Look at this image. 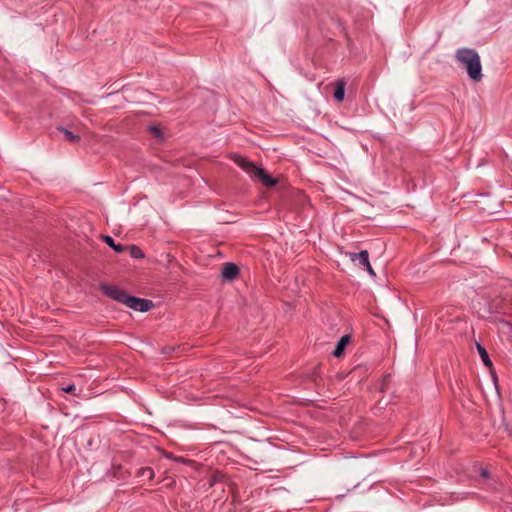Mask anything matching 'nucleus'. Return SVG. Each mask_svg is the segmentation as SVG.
Instances as JSON below:
<instances>
[{"mask_svg":"<svg viewBox=\"0 0 512 512\" xmlns=\"http://www.w3.org/2000/svg\"><path fill=\"white\" fill-rule=\"evenodd\" d=\"M456 59L459 63L463 64L469 77L474 81L482 79V66L479 54L469 48L458 49L456 52Z\"/></svg>","mask_w":512,"mask_h":512,"instance_id":"1","label":"nucleus"},{"mask_svg":"<svg viewBox=\"0 0 512 512\" xmlns=\"http://www.w3.org/2000/svg\"><path fill=\"white\" fill-rule=\"evenodd\" d=\"M232 159L241 169L249 174L253 180H258L267 187H273L276 185V179L272 178L264 169L257 167L248 159L239 155H233Z\"/></svg>","mask_w":512,"mask_h":512,"instance_id":"2","label":"nucleus"},{"mask_svg":"<svg viewBox=\"0 0 512 512\" xmlns=\"http://www.w3.org/2000/svg\"><path fill=\"white\" fill-rule=\"evenodd\" d=\"M100 289L104 294H106L111 299L116 300V301L126 305L129 295L125 291L119 289L116 286H112V285H108V284H101Z\"/></svg>","mask_w":512,"mask_h":512,"instance_id":"3","label":"nucleus"},{"mask_svg":"<svg viewBox=\"0 0 512 512\" xmlns=\"http://www.w3.org/2000/svg\"><path fill=\"white\" fill-rule=\"evenodd\" d=\"M126 306L136 311L146 312L152 307V302L134 296H129L126 302Z\"/></svg>","mask_w":512,"mask_h":512,"instance_id":"4","label":"nucleus"},{"mask_svg":"<svg viewBox=\"0 0 512 512\" xmlns=\"http://www.w3.org/2000/svg\"><path fill=\"white\" fill-rule=\"evenodd\" d=\"M239 274V268L234 263H225L222 268V277L225 280H234Z\"/></svg>","mask_w":512,"mask_h":512,"instance_id":"5","label":"nucleus"},{"mask_svg":"<svg viewBox=\"0 0 512 512\" xmlns=\"http://www.w3.org/2000/svg\"><path fill=\"white\" fill-rule=\"evenodd\" d=\"M351 337L349 335H344L337 342L335 350L333 351V356L339 358L343 355L346 346L349 344Z\"/></svg>","mask_w":512,"mask_h":512,"instance_id":"6","label":"nucleus"},{"mask_svg":"<svg viewBox=\"0 0 512 512\" xmlns=\"http://www.w3.org/2000/svg\"><path fill=\"white\" fill-rule=\"evenodd\" d=\"M348 255L350 256V259L354 263H358L359 265H362V266L368 265V261H369L368 251L363 250L359 253H349Z\"/></svg>","mask_w":512,"mask_h":512,"instance_id":"7","label":"nucleus"},{"mask_svg":"<svg viewBox=\"0 0 512 512\" xmlns=\"http://www.w3.org/2000/svg\"><path fill=\"white\" fill-rule=\"evenodd\" d=\"M345 82L344 80H338L336 83V89L334 92V98L336 101L341 102L345 96Z\"/></svg>","mask_w":512,"mask_h":512,"instance_id":"8","label":"nucleus"},{"mask_svg":"<svg viewBox=\"0 0 512 512\" xmlns=\"http://www.w3.org/2000/svg\"><path fill=\"white\" fill-rule=\"evenodd\" d=\"M102 238H103L104 242L109 247H111L113 250H115L116 252L121 253V252L125 251L126 247L121 244H116L114 239L111 236L105 235Z\"/></svg>","mask_w":512,"mask_h":512,"instance_id":"9","label":"nucleus"},{"mask_svg":"<svg viewBox=\"0 0 512 512\" xmlns=\"http://www.w3.org/2000/svg\"><path fill=\"white\" fill-rule=\"evenodd\" d=\"M477 350L479 352V355L483 361V363L485 364V366L487 367H492V362L489 358V355L486 351V349L484 347H482L479 343L477 344Z\"/></svg>","mask_w":512,"mask_h":512,"instance_id":"10","label":"nucleus"},{"mask_svg":"<svg viewBox=\"0 0 512 512\" xmlns=\"http://www.w3.org/2000/svg\"><path fill=\"white\" fill-rule=\"evenodd\" d=\"M59 130L64 134V137L67 141L74 142V141H78L80 139V137L78 135H75L73 132H71L67 129L59 128Z\"/></svg>","mask_w":512,"mask_h":512,"instance_id":"11","label":"nucleus"},{"mask_svg":"<svg viewBox=\"0 0 512 512\" xmlns=\"http://www.w3.org/2000/svg\"><path fill=\"white\" fill-rule=\"evenodd\" d=\"M137 476H147L149 480H152L154 478V471L150 467L141 468L138 470Z\"/></svg>","mask_w":512,"mask_h":512,"instance_id":"12","label":"nucleus"},{"mask_svg":"<svg viewBox=\"0 0 512 512\" xmlns=\"http://www.w3.org/2000/svg\"><path fill=\"white\" fill-rule=\"evenodd\" d=\"M128 249L130 250V255L133 257V258H136V259H141L144 257V254L142 252V250L135 246V245H131L128 247Z\"/></svg>","mask_w":512,"mask_h":512,"instance_id":"13","label":"nucleus"},{"mask_svg":"<svg viewBox=\"0 0 512 512\" xmlns=\"http://www.w3.org/2000/svg\"><path fill=\"white\" fill-rule=\"evenodd\" d=\"M149 130L153 133V135L158 138V139H162L163 136H162V132L161 130L159 129V127H156V126H151L149 128Z\"/></svg>","mask_w":512,"mask_h":512,"instance_id":"14","label":"nucleus"},{"mask_svg":"<svg viewBox=\"0 0 512 512\" xmlns=\"http://www.w3.org/2000/svg\"><path fill=\"white\" fill-rule=\"evenodd\" d=\"M75 390H76V386L73 384L68 385L67 387L63 388V391H65L66 393H73Z\"/></svg>","mask_w":512,"mask_h":512,"instance_id":"15","label":"nucleus"},{"mask_svg":"<svg viewBox=\"0 0 512 512\" xmlns=\"http://www.w3.org/2000/svg\"><path fill=\"white\" fill-rule=\"evenodd\" d=\"M364 267L366 268V270L369 272L370 275L375 276V272H374L369 261H368V265H364Z\"/></svg>","mask_w":512,"mask_h":512,"instance_id":"16","label":"nucleus"},{"mask_svg":"<svg viewBox=\"0 0 512 512\" xmlns=\"http://www.w3.org/2000/svg\"><path fill=\"white\" fill-rule=\"evenodd\" d=\"M481 476L484 477V478H487L488 477V471L485 470V469H482Z\"/></svg>","mask_w":512,"mask_h":512,"instance_id":"17","label":"nucleus"}]
</instances>
